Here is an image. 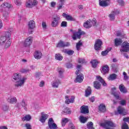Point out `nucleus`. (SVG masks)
I'll return each instance as SVG.
<instances>
[{
  "label": "nucleus",
  "instance_id": "1",
  "mask_svg": "<svg viewBox=\"0 0 129 129\" xmlns=\"http://www.w3.org/2000/svg\"><path fill=\"white\" fill-rule=\"evenodd\" d=\"M5 35L0 37V45L4 46L5 49H8L12 45V35L9 31L6 32Z\"/></svg>",
  "mask_w": 129,
  "mask_h": 129
},
{
  "label": "nucleus",
  "instance_id": "2",
  "mask_svg": "<svg viewBox=\"0 0 129 129\" xmlns=\"http://www.w3.org/2000/svg\"><path fill=\"white\" fill-rule=\"evenodd\" d=\"M12 80L13 82L15 83V87H22V86L25 84V82H26V80H27V78L25 77L22 78V75L17 73L13 75Z\"/></svg>",
  "mask_w": 129,
  "mask_h": 129
},
{
  "label": "nucleus",
  "instance_id": "3",
  "mask_svg": "<svg viewBox=\"0 0 129 129\" xmlns=\"http://www.w3.org/2000/svg\"><path fill=\"white\" fill-rule=\"evenodd\" d=\"M11 7H12V5H11L8 2H5L1 6V11L3 14V17L4 19H5V20H7V19L9 18L10 12H9L8 11Z\"/></svg>",
  "mask_w": 129,
  "mask_h": 129
},
{
  "label": "nucleus",
  "instance_id": "4",
  "mask_svg": "<svg viewBox=\"0 0 129 129\" xmlns=\"http://www.w3.org/2000/svg\"><path fill=\"white\" fill-rule=\"evenodd\" d=\"M100 126L105 129H114L110 127H116V124L113 123L112 121L107 120L104 123H101Z\"/></svg>",
  "mask_w": 129,
  "mask_h": 129
},
{
  "label": "nucleus",
  "instance_id": "5",
  "mask_svg": "<svg viewBox=\"0 0 129 129\" xmlns=\"http://www.w3.org/2000/svg\"><path fill=\"white\" fill-rule=\"evenodd\" d=\"M33 42V37L32 36L28 37L25 40L22 42L24 47H30Z\"/></svg>",
  "mask_w": 129,
  "mask_h": 129
},
{
  "label": "nucleus",
  "instance_id": "6",
  "mask_svg": "<svg viewBox=\"0 0 129 129\" xmlns=\"http://www.w3.org/2000/svg\"><path fill=\"white\" fill-rule=\"evenodd\" d=\"M85 35V32L79 29L78 32L74 33L72 38L73 40H77V39H80L81 35Z\"/></svg>",
  "mask_w": 129,
  "mask_h": 129
},
{
  "label": "nucleus",
  "instance_id": "7",
  "mask_svg": "<svg viewBox=\"0 0 129 129\" xmlns=\"http://www.w3.org/2000/svg\"><path fill=\"white\" fill-rule=\"evenodd\" d=\"M37 5H38V1L36 0H34L33 1L31 0H28L26 1L25 6L26 8H32L33 7H35V6H37Z\"/></svg>",
  "mask_w": 129,
  "mask_h": 129
},
{
  "label": "nucleus",
  "instance_id": "8",
  "mask_svg": "<svg viewBox=\"0 0 129 129\" xmlns=\"http://www.w3.org/2000/svg\"><path fill=\"white\" fill-rule=\"evenodd\" d=\"M28 32L29 34L33 33V29H34L35 27H36V24L35 23V21L33 20H31L28 22Z\"/></svg>",
  "mask_w": 129,
  "mask_h": 129
},
{
  "label": "nucleus",
  "instance_id": "9",
  "mask_svg": "<svg viewBox=\"0 0 129 129\" xmlns=\"http://www.w3.org/2000/svg\"><path fill=\"white\" fill-rule=\"evenodd\" d=\"M59 21H60V17L56 16L53 18V20L51 22V27L56 28L59 26Z\"/></svg>",
  "mask_w": 129,
  "mask_h": 129
},
{
  "label": "nucleus",
  "instance_id": "10",
  "mask_svg": "<svg viewBox=\"0 0 129 129\" xmlns=\"http://www.w3.org/2000/svg\"><path fill=\"white\" fill-rule=\"evenodd\" d=\"M48 127L50 129H56L57 128V124L54 123V120L53 118H50L48 121Z\"/></svg>",
  "mask_w": 129,
  "mask_h": 129
},
{
  "label": "nucleus",
  "instance_id": "11",
  "mask_svg": "<svg viewBox=\"0 0 129 129\" xmlns=\"http://www.w3.org/2000/svg\"><path fill=\"white\" fill-rule=\"evenodd\" d=\"M102 45V41L100 39H97L96 41L95 44L94 45V48L97 51H98L101 49V46Z\"/></svg>",
  "mask_w": 129,
  "mask_h": 129
},
{
  "label": "nucleus",
  "instance_id": "12",
  "mask_svg": "<svg viewBox=\"0 0 129 129\" xmlns=\"http://www.w3.org/2000/svg\"><path fill=\"white\" fill-rule=\"evenodd\" d=\"M121 48L120 49L121 52H128L129 43L126 42H123L122 44Z\"/></svg>",
  "mask_w": 129,
  "mask_h": 129
},
{
  "label": "nucleus",
  "instance_id": "13",
  "mask_svg": "<svg viewBox=\"0 0 129 129\" xmlns=\"http://www.w3.org/2000/svg\"><path fill=\"white\" fill-rule=\"evenodd\" d=\"M111 0H99V4L100 7H108L110 4Z\"/></svg>",
  "mask_w": 129,
  "mask_h": 129
},
{
  "label": "nucleus",
  "instance_id": "14",
  "mask_svg": "<svg viewBox=\"0 0 129 129\" xmlns=\"http://www.w3.org/2000/svg\"><path fill=\"white\" fill-rule=\"evenodd\" d=\"M27 103L26 102V100H25V99H23L20 103H17V107L20 108L21 106L22 107H23L25 110H27Z\"/></svg>",
  "mask_w": 129,
  "mask_h": 129
},
{
  "label": "nucleus",
  "instance_id": "15",
  "mask_svg": "<svg viewBox=\"0 0 129 129\" xmlns=\"http://www.w3.org/2000/svg\"><path fill=\"white\" fill-rule=\"evenodd\" d=\"M65 98V103L67 104H70V103H74V102L75 101V97L74 96H72L71 99L69 98V96H66Z\"/></svg>",
  "mask_w": 129,
  "mask_h": 129
},
{
  "label": "nucleus",
  "instance_id": "16",
  "mask_svg": "<svg viewBox=\"0 0 129 129\" xmlns=\"http://www.w3.org/2000/svg\"><path fill=\"white\" fill-rule=\"evenodd\" d=\"M68 46H70V43L69 42H64L63 41H60L58 43L56 47L58 48H63L64 47H68Z\"/></svg>",
  "mask_w": 129,
  "mask_h": 129
},
{
  "label": "nucleus",
  "instance_id": "17",
  "mask_svg": "<svg viewBox=\"0 0 129 129\" xmlns=\"http://www.w3.org/2000/svg\"><path fill=\"white\" fill-rule=\"evenodd\" d=\"M41 116L39 120L40 121H41V122H42V123H44V122L46 121V119H47V118L49 117V115L47 114H45V113L43 112H41Z\"/></svg>",
  "mask_w": 129,
  "mask_h": 129
},
{
  "label": "nucleus",
  "instance_id": "18",
  "mask_svg": "<svg viewBox=\"0 0 129 129\" xmlns=\"http://www.w3.org/2000/svg\"><path fill=\"white\" fill-rule=\"evenodd\" d=\"M34 57L37 60H40L42 57H43V54L40 51H36L34 53Z\"/></svg>",
  "mask_w": 129,
  "mask_h": 129
},
{
  "label": "nucleus",
  "instance_id": "19",
  "mask_svg": "<svg viewBox=\"0 0 129 129\" xmlns=\"http://www.w3.org/2000/svg\"><path fill=\"white\" fill-rule=\"evenodd\" d=\"M59 84H61V81L56 79L52 83V86L54 88H58Z\"/></svg>",
  "mask_w": 129,
  "mask_h": 129
},
{
  "label": "nucleus",
  "instance_id": "20",
  "mask_svg": "<svg viewBox=\"0 0 129 129\" xmlns=\"http://www.w3.org/2000/svg\"><path fill=\"white\" fill-rule=\"evenodd\" d=\"M119 12L116 10V11H113L111 14L109 15L110 21H113L115 19V15H118Z\"/></svg>",
  "mask_w": 129,
  "mask_h": 129
},
{
  "label": "nucleus",
  "instance_id": "21",
  "mask_svg": "<svg viewBox=\"0 0 129 129\" xmlns=\"http://www.w3.org/2000/svg\"><path fill=\"white\" fill-rule=\"evenodd\" d=\"M81 112L82 113L86 114V113H89V110H88V106H82L81 108Z\"/></svg>",
  "mask_w": 129,
  "mask_h": 129
},
{
  "label": "nucleus",
  "instance_id": "22",
  "mask_svg": "<svg viewBox=\"0 0 129 129\" xmlns=\"http://www.w3.org/2000/svg\"><path fill=\"white\" fill-rule=\"evenodd\" d=\"M109 71V67L107 65H105L102 67L101 73L103 74H106L108 73Z\"/></svg>",
  "mask_w": 129,
  "mask_h": 129
},
{
  "label": "nucleus",
  "instance_id": "23",
  "mask_svg": "<svg viewBox=\"0 0 129 129\" xmlns=\"http://www.w3.org/2000/svg\"><path fill=\"white\" fill-rule=\"evenodd\" d=\"M92 23V22H91V20H89L84 23L83 26L86 29H90V28L92 27V24H91Z\"/></svg>",
  "mask_w": 129,
  "mask_h": 129
},
{
  "label": "nucleus",
  "instance_id": "24",
  "mask_svg": "<svg viewBox=\"0 0 129 129\" xmlns=\"http://www.w3.org/2000/svg\"><path fill=\"white\" fill-rule=\"evenodd\" d=\"M62 17L65 18L67 21H75V19H74L71 15H69L68 14H66V13L62 14Z\"/></svg>",
  "mask_w": 129,
  "mask_h": 129
},
{
  "label": "nucleus",
  "instance_id": "25",
  "mask_svg": "<svg viewBox=\"0 0 129 129\" xmlns=\"http://www.w3.org/2000/svg\"><path fill=\"white\" fill-rule=\"evenodd\" d=\"M8 102L10 103H11L12 104H14V103H17V102L18 101V99H17V98L15 97L9 98L8 99Z\"/></svg>",
  "mask_w": 129,
  "mask_h": 129
},
{
  "label": "nucleus",
  "instance_id": "26",
  "mask_svg": "<svg viewBox=\"0 0 129 129\" xmlns=\"http://www.w3.org/2000/svg\"><path fill=\"white\" fill-rule=\"evenodd\" d=\"M122 43V40L120 38H115L114 40V44L115 46L117 47V46H119V45H121Z\"/></svg>",
  "mask_w": 129,
  "mask_h": 129
},
{
  "label": "nucleus",
  "instance_id": "27",
  "mask_svg": "<svg viewBox=\"0 0 129 129\" xmlns=\"http://www.w3.org/2000/svg\"><path fill=\"white\" fill-rule=\"evenodd\" d=\"M91 63L93 68H96V67H97V65H98L99 63V61L96 59H93L91 60Z\"/></svg>",
  "mask_w": 129,
  "mask_h": 129
},
{
  "label": "nucleus",
  "instance_id": "28",
  "mask_svg": "<svg viewBox=\"0 0 129 129\" xmlns=\"http://www.w3.org/2000/svg\"><path fill=\"white\" fill-rule=\"evenodd\" d=\"M96 78H97V80H98V81L101 82V84H102L103 86H106V83H105V81H104V80H103V79H102V78H101V77H100L99 76H97L96 77Z\"/></svg>",
  "mask_w": 129,
  "mask_h": 129
},
{
  "label": "nucleus",
  "instance_id": "29",
  "mask_svg": "<svg viewBox=\"0 0 129 129\" xmlns=\"http://www.w3.org/2000/svg\"><path fill=\"white\" fill-rule=\"evenodd\" d=\"M83 78H84L83 75L82 74L79 75L77 77L75 82H79V83H80L82 82V81H83Z\"/></svg>",
  "mask_w": 129,
  "mask_h": 129
},
{
  "label": "nucleus",
  "instance_id": "30",
  "mask_svg": "<svg viewBox=\"0 0 129 129\" xmlns=\"http://www.w3.org/2000/svg\"><path fill=\"white\" fill-rule=\"evenodd\" d=\"M119 89L121 92H122L123 93H126V89L123 84H121L119 86Z\"/></svg>",
  "mask_w": 129,
  "mask_h": 129
},
{
  "label": "nucleus",
  "instance_id": "31",
  "mask_svg": "<svg viewBox=\"0 0 129 129\" xmlns=\"http://www.w3.org/2000/svg\"><path fill=\"white\" fill-rule=\"evenodd\" d=\"M62 52H63V53H66V54H68V55H73V54H74V51H73L72 50H68L67 49H63L62 50Z\"/></svg>",
  "mask_w": 129,
  "mask_h": 129
},
{
  "label": "nucleus",
  "instance_id": "32",
  "mask_svg": "<svg viewBox=\"0 0 129 129\" xmlns=\"http://www.w3.org/2000/svg\"><path fill=\"white\" fill-rule=\"evenodd\" d=\"M64 2H65V0H58L59 5L57 6V10H61L63 8Z\"/></svg>",
  "mask_w": 129,
  "mask_h": 129
},
{
  "label": "nucleus",
  "instance_id": "33",
  "mask_svg": "<svg viewBox=\"0 0 129 129\" xmlns=\"http://www.w3.org/2000/svg\"><path fill=\"white\" fill-rule=\"evenodd\" d=\"M54 57L56 60H58V61H61V60H63V56L61 55L60 53L55 54Z\"/></svg>",
  "mask_w": 129,
  "mask_h": 129
},
{
  "label": "nucleus",
  "instance_id": "34",
  "mask_svg": "<svg viewBox=\"0 0 129 129\" xmlns=\"http://www.w3.org/2000/svg\"><path fill=\"white\" fill-rule=\"evenodd\" d=\"M125 110V109L123 107L120 106H119L117 108V112H118V113H119V114H122V113L124 112Z\"/></svg>",
  "mask_w": 129,
  "mask_h": 129
},
{
  "label": "nucleus",
  "instance_id": "35",
  "mask_svg": "<svg viewBox=\"0 0 129 129\" xmlns=\"http://www.w3.org/2000/svg\"><path fill=\"white\" fill-rule=\"evenodd\" d=\"M99 110L100 111H101V112H104V111H106V108H105V105L103 104H101L99 106Z\"/></svg>",
  "mask_w": 129,
  "mask_h": 129
},
{
  "label": "nucleus",
  "instance_id": "36",
  "mask_svg": "<svg viewBox=\"0 0 129 129\" xmlns=\"http://www.w3.org/2000/svg\"><path fill=\"white\" fill-rule=\"evenodd\" d=\"M79 119L81 122H82V123H85V122L87 121V119H88V118L83 116H80Z\"/></svg>",
  "mask_w": 129,
  "mask_h": 129
},
{
  "label": "nucleus",
  "instance_id": "37",
  "mask_svg": "<svg viewBox=\"0 0 129 129\" xmlns=\"http://www.w3.org/2000/svg\"><path fill=\"white\" fill-rule=\"evenodd\" d=\"M32 118V117L30 115H26L25 116L23 117L22 118L23 121H29V120H31V119Z\"/></svg>",
  "mask_w": 129,
  "mask_h": 129
},
{
  "label": "nucleus",
  "instance_id": "38",
  "mask_svg": "<svg viewBox=\"0 0 129 129\" xmlns=\"http://www.w3.org/2000/svg\"><path fill=\"white\" fill-rule=\"evenodd\" d=\"M90 94H91V88L90 87H88V88L86 90L85 96L87 97L89 96Z\"/></svg>",
  "mask_w": 129,
  "mask_h": 129
},
{
  "label": "nucleus",
  "instance_id": "39",
  "mask_svg": "<svg viewBox=\"0 0 129 129\" xmlns=\"http://www.w3.org/2000/svg\"><path fill=\"white\" fill-rule=\"evenodd\" d=\"M100 84L97 81L94 82V87L96 89H100Z\"/></svg>",
  "mask_w": 129,
  "mask_h": 129
},
{
  "label": "nucleus",
  "instance_id": "40",
  "mask_svg": "<svg viewBox=\"0 0 129 129\" xmlns=\"http://www.w3.org/2000/svg\"><path fill=\"white\" fill-rule=\"evenodd\" d=\"M69 121V119L67 118H63L61 120V125L62 126H65L66 125V123Z\"/></svg>",
  "mask_w": 129,
  "mask_h": 129
},
{
  "label": "nucleus",
  "instance_id": "41",
  "mask_svg": "<svg viewBox=\"0 0 129 129\" xmlns=\"http://www.w3.org/2000/svg\"><path fill=\"white\" fill-rule=\"evenodd\" d=\"M116 78V75L115 74H112L110 75L108 78V80H114Z\"/></svg>",
  "mask_w": 129,
  "mask_h": 129
},
{
  "label": "nucleus",
  "instance_id": "42",
  "mask_svg": "<svg viewBox=\"0 0 129 129\" xmlns=\"http://www.w3.org/2000/svg\"><path fill=\"white\" fill-rule=\"evenodd\" d=\"M87 127L88 129H93V123L92 122H89L87 123Z\"/></svg>",
  "mask_w": 129,
  "mask_h": 129
},
{
  "label": "nucleus",
  "instance_id": "43",
  "mask_svg": "<svg viewBox=\"0 0 129 129\" xmlns=\"http://www.w3.org/2000/svg\"><path fill=\"white\" fill-rule=\"evenodd\" d=\"M30 71H31L30 70L27 69H21L20 70L21 73H27V72H30Z\"/></svg>",
  "mask_w": 129,
  "mask_h": 129
},
{
  "label": "nucleus",
  "instance_id": "44",
  "mask_svg": "<svg viewBox=\"0 0 129 129\" xmlns=\"http://www.w3.org/2000/svg\"><path fill=\"white\" fill-rule=\"evenodd\" d=\"M82 46V42L79 41L78 43H77L76 44L77 50H78V51H79V50H80V47H81Z\"/></svg>",
  "mask_w": 129,
  "mask_h": 129
},
{
  "label": "nucleus",
  "instance_id": "45",
  "mask_svg": "<svg viewBox=\"0 0 129 129\" xmlns=\"http://www.w3.org/2000/svg\"><path fill=\"white\" fill-rule=\"evenodd\" d=\"M57 71H58L60 77H62V74H63V72H64V70L63 69L59 68L57 69Z\"/></svg>",
  "mask_w": 129,
  "mask_h": 129
},
{
  "label": "nucleus",
  "instance_id": "46",
  "mask_svg": "<svg viewBox=\"0 0 129 129\" xmlns=\"http://www.w3.org/2000/svg\"><path fill=\"white\" fill-rule=\"evenodd\" d=\"M122 129H128V125L126 122H124L122 124Z\"/></svg>",
  "mask_w": 129,
  "mask_h": 129
},
{
  "label": "nucleus",
  "instance_id": "47",
  "mask_svg": "<svg viewBox=\"0 0 129 129\" xmlns=\"http://www.w3.org/2000/svg\"><path fill=\"white\" fill-rule=\"evenodd\" d=\"M112 94L114 95L116 99H119V95L117 93L112 92Z\"/></svg>",
  "mask_w": 129,
  "mask_h": 129
},
{
  "label": "nucleus",
  "instance_id": "48",
  "mask_svg": "<svg viewBox=\"0 0 129 129\" xmlns=\"http://www.w3.org/2000/svg\"><path fill=\"white\" fill-rule=\"evenodd\" d=\"M64 113L69 114L70 113V110H69V108L66 107L63 111Z\"/></svg>",
  "mask_w": 129,
  "mask_h": 129
},
{
  "label": "nucleus",
  "instance_id": "49",
  "mask_svg": "<svg viewBox=\"0 0 129 129\" xmlns=\"http://www.w3.org/2000/svg\"><path fill=\"white\" fill-rule=\"evenodd\" d=\"M14 3L16 6H21L22 5V2L20 1L15 0Z\"/></svg>",
  "mask_w": 129,
  "mask_h": 129
},
{
  "label": "nucleus",
  "instance_id": "50",
  "mask_svg": "<svg viewBox=\"0 0 129 129\" xmlns=\"http://www.w3.org/2000/svg\"><path fill=\"white\" fill-rule=\"evenodd\" d=\"M118 3L120 6H124V2L123 0H117Z\"/></svg>",
  "mask_w": 129,
  "mask_h": 129
},
{
  "label": "nucleus",
  "instance_id": "51",
  "mask_svg": "<svg viewBox=\"0 0 129 129\" xmlns=\"http://www.w3.org/2000/svg\"><path fill=\"white\" fill-rule=\"evenodd\" d=\"M91 22L92 26H96V19H93L92 21L91 20Z\"/></svg>",
  "mask_w": 129,
  "mask_h": 129
},
{
  "label": "nucleus",
  "instance_id": "52",
  "mask_svg": "<svg viewBox=\"0 0 129 129\" xmlns=\"http://www.w3.org/2000/svg\"><path fill=\"white\" fill-rule=\"evenodd\" d=\"M123 75L124 76V80H127V79H128V77L127 76V75L126 74V73H125V72H124L123 73Z\"/></svg>",
  "mask_w": 129,
  "mask_h": 129
},
{
  "label": "nucleus",
  "instance_id": "53",
  "mask_svg": "<svg viewBox=\"0 0 129 129\" xmlns=\"http://www.w3.org/2000/svg\"><path fill=\"white\" fill-rule=\"evenodd\" d=\"M121 105H125L126 104V101L125 100H122L119 102Z\"/></svg>",
  "mask_w": 129,
  "mask_h": 129
},
{
  "label": "nucleus",
  "instance_id": "54",
  "mask_svg": "<svg viewBox=\"0 0 129 129\" xmlns=\"http://www.w3.org/2000/svg\"><path fill=\"white\" fill-rule=\"evenodd\" d=\"M42 27L44 30H46V28H47V24L46 22H42Z\"/></svg>",
  "mask_w": 129,
  "mask_h": 129
},
{
  "label": "nucleus",
  "instance_id": "55",
  "mask_svg": "<svg viewBox=\"0 0 129 129\" xmlns=\"http://www.w3.org/2000/svg\"><path fill=\"white\" fill-rule=\"evenodd\" d=\"M61 27H67V22L62 21L61 23Z\"/></svg>",
  "mask_w": 129,
  "mask_h": 129
},
{
  "label": "nucleus",
  "instance_id": "56",
  "mask_svg": "<svg viewBox=\"0 0 129 129\" xmlns=\"http://www.w3.org/2000/svg\"><path fill=\"white\" fill-rule=\"evenodd\" d=\"M3 109L4 111H7V110H8V109H9V106H8L7 105H4L3 107Z\"/></svg>",
  "mask_w": 129,
  "mask_h": 129
},
{
  "label": "nucleus",
  "instance_id": "57",
  "mask_svg": "<svg viewBox=\"0 0 129 129\" xmlns=\"http://www.w3.org/2000/svg\"><path fill=\"white\" fill-rule=\"evenodd\" d=\"M79 63L81 64H83V63H85V59L83 58H79Z\"/></svg>",
  "mask_w": 129,
  "mask_h": 129
},
{
  "label": "nucleus",
  "instance_id": "58",
  "mask_svg": "<svg viewBox=\"0 0 129 129\" xmlns=\"http://www.w3.org/2000/svg\"><path fill=\"white\" fill-rule=\"evenodd\" d=\"M108 53V50H105V51H102L101 53V54L102 55V56H106Z\"/></svg>",
  "mask_w": 129,
  "mask_h": 129
},
{
  "label": "nucleus",
  "instance_id": "59",
  "mask_svg": "<svg viewBox=\"0 0 129 129\" xmlns=\"http://www.w3.org/2000/svg\"><path fill=\"white\" fill-rule=\"evenodd\" d=\"M44 85H45V82H44V81H41L39 84V87H44Z\"/></svg>",
  "mask_w": 129,
  "mask_h": 129
},
{
  "label": "nucleus",
  "instance_id": "60",
  "mask_svg": "<svg viewBox=\"0 0 129 129\" xmlns=\"http://www.w3.org/2000/svg\"><path fill=\"white\" fill-rule=\"evenodd\" d=\"M69 126L71 129H75V126H74V125L72 123H70Z\"/></svg>",
  "mask_w": 129,
  "mask_h": 129
},
{
  "label": "nucleus",
  "instance_id": "61",
  "mask_svg": "<svg viewBox=\"0 0 129 129\" xmlns=\"http://www.w3.org/2000/svg\"><path fill=\"white\" fill-rule=\"evenodd\" d=\"M25 126L27 129H32V127L31 126V124H30V123H26Z\"/></svg>",
  "mask_w": 129,
  "mask_h": 129
},
{
  "label": "nucleus",
  "instance_id": "62",
  "mask_svg": "<svg viewBox=\"0 0 129 129\" xmlns=\"http://www.w3.org/2000/svg\"><path fill=\"white\" fill-rule=\"evenodd\" d=\"M56 6V3L55 2H52L51 3V8H55V6Z\"/></svg>",
  "mask_w": 129,
  "mask_h": 129
},
{
  "label": "nucleus",
  "instance_id": "63",
  "mask_svg": "<svg viewBox=\"0 0 129 129\" xmlns=\"http://www.w3.org/2000/svg\"><path fill=\"white\" fill-rule=\"evenodd\" d=\"M66 67L67 68H71V67H72V64H71V63H67L66 64Z\"/></svg>",
  "mask_w": 129,
  "mask_h": 129
},
{
  "label": "nucleus",
  "instance_id": "64",
  "mask_svg": "<svg viewBox=\"0 0 129 129\" xmlns=\"http://www.w3.org/2000/svg\"><path fill=\"white\" fill-rule=\"evenodd\" d=\"M123 121L128 122L129 121V117L124 118H123Z\"/></svg>",
  "mask_w": 129,
  "mask_h": 129
}]
</instances>
